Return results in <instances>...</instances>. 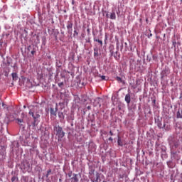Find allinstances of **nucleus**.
<instances>
[{
    "mask_svg": "<svg viewBox=\"0 0 182 182\" xmlns=\"http://www.w3.org/2000/svg\"><path fill=\"white\" fill-rule=\"evenodd\" d=\"M110 136H113V132L112 131H109Z\"/></svg>",
    "mask_w": 182,
    "mask_h": 182,
    "instance_id": "obj_26",
    "label": "nucleus"
},
{
    "mask_svg": "<svg viewBox=\"0 0 182 182\" xmlns=\"http://www.w3.org/2000/svg\"><path fill=\"white\" fill-rule=\"evenodd\" d=\"M58 86L59 87H62V86H63V82L58 83Z\"/></svg>",
    "mask_w": 182,
    "mask_h": 182,
    "instance_id": "obj_21",
    "label": "nucleus"
},
{
    "mask_svg": "<svg viewBox=\"0 0 182 182\" xmlns=\"http://www.w3.org/2000/svg\"><path fill=\"white\" fill-rule=\"evenodd\" d=\"M29 114L31 116H32V117H33V119H34L33 124H35V123H36V119H39V117H41V114H39V113H38V112L34 114L33 112L30 111L29 112Z\"/></svg>",
    "mask_w": 182,
    "mask_h": 182,
    "instance_id": "obj_4",
    "label": "nucleus"
},
{
    "mask_svg": "<svg viewBox=\"0 0 182 182\" xmlns=\"http://www.w3.org/2000/svg\"><path fill=\"white\" fill-rule=\"evenodd\" d=\"M101 79H102V80H106V76L102 75Z\"/></svg>",
    "mask_w": 182,
    "mask_h": 182,
    "instance_id": "obj_20",
    "label": "nucleus"
},
{
    "mask_svg": "<svg viewBox=\"0 0 182 182\" xmlns=\"http://www.w3.org/2000/svg\"><path fill=\"white\" fill-rule=\"evenodd\" d=\"M31 55H35V50L31 51Z\"/></svg>",
    "mask_w": 182,
    "mask_h": 182,
    "instance_id": "obj_27",
    "label": "nucleus"
},
{
    "mask_svg": "<svg viewBox=\"0 0 182 182\" xmlns=\"http://www.w3.org/2000/svg\"><path fill=\"white\" fill-rule=\"evenodd\" d=\"M109 141H113V138L109 137Z\"/></svg>",
    "mask_w": 182,
    "mask_h": 182,
    "instance_id": "obj_25",
    "label": "nucleus"
},
{
    "mask_svg": "<svg viewBox=\"0 0 182 182\" xmlns=\"http://www.w3.org/2000/svg\"><path fill=\"white\" fill-rule=\"evenodd\" d=\"M72 28H73V23H72V21H68L67 29L68 31V33H72Z\"/></svg>",
    "mask_w": 182,
    "mask_h": 182,
    "instance_id": "obj_5",
    "label": "nucleus"
},
{
    "mask_svg": "<svg viewBox=\"0 0 182 182\" xmlns=\"http://www.w3.org/2000/svg\"><path fill=\"white\" fill-rule=\"evenodd\" d=\"M116 80H117V82H120V83H124V81H123V80L120 77H117Z\"/></svg>",
    "mask_w": 182,
    "mask_h": 182,
    "instance_id": "obj_14",
    "label": "nucleus"
},
{
    "mask_svg": "<svg viewBox=\"0 0 182 182\" xmlns=\"http://www.w3.org/2000/svg\"><path fill=\"white\" fill-rule=\"evenodd\" d=\"M68 177H72V173H68Z\"/></svg>",
    "mask_w": 182,
    "mask_h": 182,
    "instance_id": "obj_28",
    "label": "nucleus"
},
{
    "mask_svg": "<svg viewBox=\"0 0 182 182\" xmlns=\"http://www.w3.org/2000/svg\"><path fill=\"white\" fill-rule=\"evenodd\" d=\"M172 45H173V48H176V46L177 45V41H176L175 39H173V40L172 41Z\"/></svg>",
    "mask_w": 182,
    "mask_h": 182,
    "instance_id": "obj_17",
    "label": "nucleus"
},
{
    "mask_svg": "<svg viewBox=\"0 0 182 182\" xmlns=\"http://www.w3.org/2000/svg\"><path fill=\"white\" fill-rule=\"evenodd\" d=\"M102 182H106V181H103Z\"/></svg>",
    "mask_w": 182,
    "mask_h": 182,
    "instance_id": "obj_35",
    "label": "nucleus"
},
{
    "mask_svg": "<svg viewBox=\"0 0 182 182\" xmlns=\"http://www.w3.org/2000/svg\"><path fill=\"white\" fill-rule=\"evenodd\" d=\"M176 117L177 119H182V112L181 111H178L176 113Z\"/></svg>",
    "mask_w": 182,
    "mask_h": 182,
    "instance_id": "obj_11",
    "label": "nucleus"
},
{
    "mask_svg": "<svg viewBox=\"0 0 182 182\" xmlns=\"http://www.w3.org/2000/svg\"><path fill=\"white\" fill-rule=\"evenodd\" d=\"M46 177H49V173H47V174L46 175Z\"/></svg>",
    "mask_w": 182,
    "mask_h": 182,
    "instance_id": "obj_30",
    "label": "nucleus"
},
{
    "mask_svg": "<svg viewBox=\"0 0 182 182\" xmlns=\"http://www.w3.org/2000/svg\"><path fill=\"white\" fill-rule=\"evenodd\" d=\"M125 102L127 103V105H129L130 102H132L130 94H127L125 95Z\"/></svg>",
    "mask_w": 182,
    "mask_h": 182,
    "instance_id": "obj_7",
    "label": "nucleus"
},
{
    "mask_svg": "<svg viewBox=\"0 0 182 182\" xmlns=\"http://www.w3.org/2000/svg\"><path fill=\"white\" fill-rule=\"evenodd\" d=\"M31 48V46H28V49H29Z\"/></svg>",
    "mask_w": 182,
    "mask_h": 182,
    "instance_id": "obj_33",
    "label": "nucleus"
},
{
    "mask_svg": "<svg viewBox=\"0 0 182 182\" xmlns=\"http://www.w3.org/2000/svg\"><path fill=\"white\" fill-rule=\"evenodd\" d=\"M105 39H107V35H105Z\"/></svg>",
    "mask_w": 182,
    "mask_h": 182,
    "instance_id": "obj_32",
    "label": "nucleus"
},
{
    "mask_svg": "<svg viewBox=\"0 0 182 182\" xmlns=\"http://www.w3.org/2000/svg\"><path fill=\"white\" fill-rule=\"evenodd\" d=\"M52 173V169H49L47 171V173L50 174Z\"/></svg>",
    "mask_w": 182,
    "mask_h": 182,
    "instance_id": "obj_23",
    "label": "nucleus"
},
{
    "mask_svg": "<svg viewBox=\"0 0 182 182\" xmlns=\"http://www.w3.org/2000/svg\"><path fill=\"white\" fill-rule=\"evenodd\" d=\"M58 114L59 119H61V120H63V119H65V115L63 114V112H59Z\"/></svg>",
    "mask_w": 182,
    "mask_h": 182,
    "instance_id": "obj_10",
    "label": "nucleus"
},
{
    "mask_svg": "<svg viewBox=\"0 0 182 182\" xmlns=\"http://www.w3.org/2000/svg\"><path fill=\"white\" fill-rule=\"evenodd\" d=\"M181 1V2H182V0H180Z\"/></svg>",
    "mask_w": 182,
    "mask_h": 182,
    "instance_id": "obj_37",
    "label": "nucleus"
},
{
    "mask_svg": "<svg viewBox=\"0 0 182 182\" xmlns=\"http://www.w3.org/2000/svg\"><path fill=\"white\" fill-rule=\"evenodd\" d=\"M77 35H79V33H77V31L76 30L74 31V34L73 36H77Z\"/></svg>",
    "mask_w": 182,
    "mask_h": 182,
    "instance_id": "obj_19",
    "label": "nucleus"
},
{
    "mask_svg": "<svg viewBox=\"0 0 182 182\" xmlns=\"http://www.w3.org/2000/svg\"><path fill=\"white\" fill-rule=\"evenodd\" d=\"M5 76H7V75H6V74H5Z\"/></svg>",
    "mask_w": 182,
    "mask_h": 182,
    "instance_id": "obj_36",
    "label": "nucleus"
},
{
    "mask_svg": "<svg viewBox=\"0 0 182 182\" xmlns=\"http://www.w3.org/2000/svg\"><path fill=\"white\" fill-rule=\"evenodd\" d=\"M25 119V113L22 112L21 115V118H16L15 119L16 123L18 124L19 127H22L23 129H25V125L23 124L25 123V121L23 120Z\"/></svg>",
    "mask_w": 182,
    "mask_h": 182,
    "instance_id": "obj_2",
    "label": "nucleus"
},
{
    "mask_svg": "<svg viewBox=\"0 0 182 182\" xmlns=\"http://www.w3.org/2000/svg\"><path fill=\"white\" fill-rule=\"evenodd\" d=\"M110 19H116V13L114 12L111 13Z\"/></svg>",
    "mask_w": 182,
    "mask_h": 182,
    "instance_id": "obj_12",
    "label": "nucleus"
},
{
    "mask_svg": "<svg viewBox=\"0 0 182 182\" xmlns=\"http://www.w3.org/2000/svg\"><path fill=\"white\" fill-rule=\"evenodd\" d=\"M58 112V104L55 105V109L50 108V113L51 116H55L56 117V113Z\"/></svg>",
    "mask_w": 182,
    "mask_h": 182,
    "instance_id": "obj_6",
    "label": "nucleus"
},
{
    "mask_svg": "<svg viewBox=\"0 0 182 182\" xmlns=\"http://www.w3.org/2000/svg\"><path fill=\"white\" fill-rule=\"evenodd\" d=\"M23 1H26V0H23Z\"/></svg>",
    "mask_w": 182,
    "mask_h": 182,
    "instance_id": "obj_39",
    "label": "nucleus"
},
{
    "mask_svg": "<svg viewBox=\"0 0 182 182\" xmlns=\"http://www.w3.org/2000/svg\"><path fill=\"white\" fill-rule=\"evenodd\" d=\"M94 56H99V52L96 49L94 50Z\"/></svg>",
    "mask_w": 182,
    "mask_h": 182,
    "instance_id": "obj_18",
    "label": "nucleus"
},
{
    "mask_svg": "<svg viewBox=\"0 0 182 182\" xmlns=\"http://www.w3.org/2000/svg\"><path fill=\"white\" fill-rule=\"evenodd\" d=\"M11 76H12L13 80H18V74H16V73H13L11 74Z\"/></svg>",
    "mask_w": 182,
    "mask_h": 182,
    "instance_id": "obj_9",
    "label": "nucleus"
},
{
    "mask_svg": "<svg viewBox=\"0 0 182 182\" xmlns=\"http://www.w3.org/2000/svg\"><path fill=\"white\" fill-rule=\"evenodd\" d=\"M88 110H90V106L87 107Z\"/></svg>",
    "mask_w": 182,
    "mask_h": 182,
    "instance_id": "obj_31",
    "label": "nucleus"
},
{
    "mask_svg": "<svg viewBox=\"0 0 182 182\" xmlns=\"http://www.w3.org/2000/svg\"><path fill=\"white\" fill-rule=\"evenodd\" d=\"M146 22L149 21L147 18L146 19Z\"/></svg>",
    "mask_w": 182,
    "mask_h": 182,
    "instance_id": "obj_34",
    "label": "nucleus"
},
{
    "mask_svg": "<svg viewBox=\"0 0 182 182\" xmlns=\"http://www.w3.org/2000/svg\"><path fill=\"white\" fill-rule=\"evenodd\" d=\"M181 113H182V110H181Z\"/></svg>",
    "mask_w": 182,
    "mask_h": 182,
    "instance_id": "obj_40",
    "label": "nucleus"
},
{
    "mask_svg": "<svg viewBox=\"0 0 182 182\" xmlns=\"http://www.w3.org/2000/svg\"><path fill=\"white\" fill-rule=\"evenodd\" d=\"M151 36H153V34H152V33H150L149 36H148V38H150V37H151Z\"/></svg>",
    "mask_w": 182,
    "mask_h": 182,
    "instance_id": "obj_29",
    "label": "nucleus"
},
{
    "mask_svg": "<svg viewBox=\"0 0 182 182\" xmlns=\"http://www.w3.org/2000/svg\"><path fill=\"white\" fill-rule=\"evenodd\" d=\"M73 182H79V179L77 178V174L74 173L73 177L71 178Z\"/></svg>",
    "mask_w": 182,
    "mask_h": 182,
    "instance_id": "obj_8",
    "label": "nucleus"
},
{
    "mask_svg": "<svg viewBox=\"0 0 182 182\" xmlns=\"http://www.w3.org/2000/svg\"><path fill=\"white\" fill-rule=\"evenodd\" d=\"M87 31L89 32V29H87Z\"/></svg>",
    "mask_w": 182,
    "mask_h": 182,
    "instance_id": "obj_38",
    "label": "nucleus"
},
{
    "mask_svg": "<svg viewBox=\"0 0 182 182\" xmlns=\"http://www.w3.org/2000/svg\"><path fill=\"white\" fill-rule=\"evenodd\" d=\"M15 180H16V177L13 176V177L11 178V181L14 182V181H15Z\"/></svg>",
    "mask_w": 182,
    "mask_h": 182,
    "instance_id": "obj_22",
    "label": "nucleus"
},
{
    "mask_svg": "<svg viewBox=\"0 0 182 182\" xmlns=\"http://www.w3.org/2000/svg\"><path fill=\"white\" fill-rule=\"evenodd\" d=\"M56 135L58 136V139H63L65 137V132L61 127H56Z\"/></svg>",
    "mask_w": 182,
    "mask_h": 182,
    "instance_id": "obj_3",
    "label": "nucleus"
},
{
    "mask_svg": "<svg viewBox=\"0 0 182 182\" xmlns=\"http://www.w3.org/2000/svg\"><path fill=\"white\" fill-rule=\"evenodd\" d=\"M95 42H98V43H100V46H103V41H102V40L100 39H95L94 40Z\"/></svg>",
    "mask_w": 182,
    "mask_h": 182,
    "instance_id": "obj_13",
    "label": "nucleus"
},
{
    "mask_svg": "<svg viewBox=\"0 0 182 182\" xmlns=\"http://www.w3.org/2000/svg\"><path fill=\"white\" fill-rule=\"evenodd\" d=\"M158 127H159L160 129H161V123H159V124H158Z\"/></svg>",
    "mask_w": 182,
    "mask_h": 182,
    "instance_id": "obj_24",
    "label": "nucleus"
},
{
    "mask_svg": "<svg viewBox=\"0 0 182 182\" xmlns=\"http://www.w3.org/2000/svg\"><path fill=\"white\" fill-rule=\"evenodd\" d=\"M117 144L118 146H123V142L122 141V139H120V138H118Z\"/></svg>",
    "mask_w": 182,
    "mask_h": 182,
    "instance_id": "obj_16",
    "label": "nucleus"
},
{
    "mask_svg": "<svg viewBox=\"0 0 182 182\" xmlns=\"http://www.w3.org/2000/svg\"><path fill=\"white\" fill-rule=\"evenodd\" d=\"M166 73H167V70L162 71V73H161V79H163V77H164V76H167L166 75Z\"/></svg>",
    "mask_w": 182,
    "mask_h": 182,
    "instance_id": "obj_15",
    "label": "nucleus"
},
{
    "mask_svg": "<svg viewBox=\"0 0 182 182\" xmlns=\"http://www.w3.org/2000/svg\"><path fill=\"white\" fill-rule=\"evenodd\" d=\"M102 177H104L103 175L99 173L98 172H96L95 175V170L89 172V178L92 182H101L102 179L100 178Z\"/></svg>",
    "mask_w": 182,
    "mask_h": 182,
    "instance_id": "obj_1",
    "label": "nucleus"
}]
</instances>
